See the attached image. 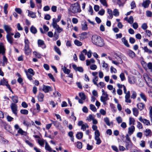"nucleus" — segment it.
Returning <instances> with one entry per match:
<instances>
[{
  "label": "nucleus",
  "mask_w": 152,
  "mask_h": 152,
  "mask_svg": "<svg viewBox=\"0 0 152 152\" xmlns=\"http://www.w3.org/2000/svg\"><path fill=\"white\" fill-rule=\"evenodd\" d=\"M91 40L92 43L97 46L102 47L104 45L103 39L100 36L96 35H93Z\"/></svg>",
  "instance_id": "nucleus-1"
},
{
  "label": "nucleus",
  "mask_w": 152,
  "mask_h": 152,
  "mask_svg": "<svg viewBox=\"0 0 152 152\" xmlns=\"http://www.w3.org/2000/svg\"><path fill=\"white\" fill-rule=\"evenodd\" d=\"M69 9L70 11L73 13L80 12L81 11L80 5L78 3L72 4Z\"/></svg>",
  "instance_id": "nucleus-2"
},
{
  "label": "nucleus",
  "mask_w": 152,
  "mask_h": 152,
  "mask_svg": "<svg viewBox=\"0 0 152 152\" xmlns=\"http://www.w3.org/2000/svg\"><path fill=\"white\" fill-rule=\"evenodd\" d=\"M83 122L82 121H79L77 124V125L79 126H81V129L83 131H84L86 130V128H89V126L88 124L85 123L83 124Z\"/></svg>",
  "instance_id": "nucleus-3"
},
{
  "label": "nucleus",
  "mask_w": 152,
  "mask_h": 152,
  "mask_svg": "<svg viewBox=\"0 0 152 152\" xmlns=\"http://www.w3.org/2000/svg\"><path fill=\"white\" fill-rule=\"evenodd\" d=\"M0 85L3 86H6L9 89L10 91H11L12 93H13V92L10 86L8 83L6 79H5L4 78H3V79L1 80L0 81Z\"/></svg>",
  "instance_id": "nucleus-4"
},
{
  "label": "nucleus",
  "mask_w": 152,
  "mask_h": 152,
  "mask_svg": "<svg viewBox=\"0 0 152 152\" xmlns=\"http://www.w3.org/2000/svg\"><path fill=\"white\" fill-rule=\"evenodd\" d=\"M42 90L45 93H47L52 91V87L49 86H46L45 85H43Z\"/></svg>",
  "instance_id": "nucleus-5"
},
{
  "label": "nucleus",
  "mask_w": 152,
  "mask_h": 152,
  "mask_svg": "<svg viewBox=\"0 0 152 152\" xmlns=\"http://www.w3.org/2000/svg\"><path fill=\"white\" fill-rule=\"evenodd\" d=\"M108 95L107 94L102 95L100 97V100L102 102H103L104 104H106L107 103L106 101L109 99Z\"/></svg>",
  "instance_id": "nucleus-6"
},
{
  "label": "nucleus",
  "mask_w": 152,
  "mask_h": 152,
  "mask_svg": "<svg viewBox=\"0 0 152 152\" xmlns=\"http://www.w3.org/2000/svg\"><path fill=\"white\" fill-rule=\"evenodd\" d=\"M11 108L12 113L16 116L17 115V105L14 103H12L11 106Z\"/></svg>",
  "instance_id": "nucleus-7"
},
{
  "label": "nucleus",
  "mask_w": 152,
  "mask_h": 152,
  "mask_svg": "<svg viewBox=\"0 0 152 152\" xmlns=\"http://www.w3.org/2000/svg\"><path fill=\"white\" fill-rule=\"evenodd\" d=\"M100 136V133H96V134H94V139L96 141V144L98 145L100 144L102 142L101 140L99 137Z\"/></svg>",
  "instance_id": "nucleus-8"
},
{
  "label": "nucleus",
  "mask_w": 152,
  "mask_h": 152,
  "mask_svg": "<svg viewBox=\"0 0 152 152\" xmlns=\"http://www.w3.org/2000/svg\"><path fill=\"white\" fill-rule=\"evenodd\" d=\"M14 35L13 33H9L7 34L6 35V38L8 42L11 44L12 43L13 39L12 37V36Z\"/></svg>",
  "instance_id": "nucleus-9"
},
{
  "label": "nucleus",
  "mask_w": 152,
  "mask_h": 152,
  "mask_svg": "<svg viewBox=\"0 0 152 152\" xmlns=\"http://www.w3.org/2000/svg\"><path fill=\"white\" fill-rule=\"evenodd\" d=\"M130 136L129 134H126L125 136L126 139L124 141V142L126 143V147H127L131 143V140L129 137Z\"/></svg>",
  "instance_id": "nucleus-10"
},
{
  "label": "nucleus",
  "mask_w": 152,
  "mask_h": 152,
  "mask_svg": "<svg viewBox=\"0 0 152 152\" xmlns=\"http://www.w3.org/2000/svg\"><path fill=\"white\" fill-rule=\"evenodd\" d=\"M135 130V127L133 125H131L128 128V133L129 135L132 134Z\"/></svg>",
  "instance_id": "nucleus-11"
},
{
  "label": "nucleus",
  "mask_w": 152,
  "mask_h": 152,
  "mask_svg": "<svg viewBox=\"0 0 152 152\" xmlns=\"http://www.w3.org/2000/svg\"><path fill=\"white\" fill-rule=\"evenodd\" d=\"M72 67L75 71H78L80 72H83V69L82 67H77L75 64L72 65Z\"/></svg>",
  "instance_id": "nucleus-12"
},
{
  "label": "nucleus",
  "mask_w": 152,
  "mask_h": 152,
  "mask_svg": "<svg viewBox=\"0 0 152 152\" xmlns=\"http://www.w3.org/2000/svg\"><path fill=\"white\" fill-rule=\"evenodd\" d=\"M139 120L140 121L146 125H150V123L149 121L145 119H143L141 116L139 118Z\"/></svg>",
  "instance_id": "nucleus-13"
},
{
  "label": "nucleus",
  "mask_w": 152,
  "mask_h": 152,
  "mask_svg": "<svg viewBox=\"0 0 152 152\" xmlns=\"http://www.w3.org/2000/svg\"><path fill=\"white\" fill-rule=\"evenodd\" d=\"M137 80L135 77L133 76H130L128 77V81L130 84L135 83L136 82Z\"/></svg>",
  "instance_id": "nucleus-14"
},
{
  "label": "nucleus",
  "mask_w": 152,
  "mask_h": 152,
  "mask_svg": "<svg viewBox=\"0 0 152 152\" xmlns=\"http://www.w3.org/2000/svg\"><path fill=\"white\" fill-rule=\"evenodd\" d=\"M130 92L129 91H127V94L125 96V101L126 103H130L131 102V100L130 99Z\"/></svg>",
  "instance_id": "nucleus-15"
},
{
  "label": "nucleus",
  "mask_w": 152,
  "mask_h": 152,
  "mask_svg": "<svg viewBox=\"0 0 152 152\" xmlns=\"http://www.w3.org/2000/svg\"><path fill=\"white\" fill-rule=\"evenodd\" d=\"M4 28L7 34L12 33L11 32L12 28L9 26L6 25H4Z\"/></svg>",
  "instance_id": "nucleus-16"
},
{
  "label": "nucleus",
  "mask_w": 152,
  "mask_h": 152,
  "mask_svg": "<svg viewBox=\"0 0 152 152\" xmlns=\"http://www.w3.org/2000/svg\"><path fill=\"white\" fill-rule=\"evenodd\" d=\"M28 12V16L33 18H36V13L31 11L29 10H27Z\"/></svg>",
  "instance_id": "nucleus-17"
},
{
  "label": "nucleus",
  "mask_w": 152,
  "mask_h": 152,
  "mask_svg": "<svg viewBox=\"0 0 152 152\" xmlns=\"http://www.w3.org/2000/svg\"><path fill=\"white\" fill-rule=\"evenodd\" d=\"M151 1L150 0H145L142 3V6L144 8L148 7L149 4L151 3Z\"/></svg>",
  "instance_id": "nucleus-18"
},
{
  "label": "nucleus",
  "mask_w": 152,
  "mask_h": 152,
  "mask_svg": "<svg viewBox=\"0 0 152 152\" xmlns=\"http://www.w3.org/2000/svg\"><path fill=\"white\" fill-rule=\"evenodd\" d=\"M24 50L25 54L27 55H29L31 54V50L29 47H24Z\"/></svg>",
  "instance_id": "nucleus-19"
},
{
  "label": "nucleus",
  "mask_w": 152,
  "mask_h": 152,
  "mask_svg": "<svg viewBox=\"0 0 152 152\" xmlns=\"http://www.w3.org/2000/svg\"><path fill=\"white\" fill-rule=\"evenodd\" d=\"M145 134L146 137H151L152 132L151 130L149 129H146L145 131Z\"/></svg>",
  "instance_id": "nucleus-20"
},
{
  "label": "nucleus",
  "mask_w": 152,
  "mask_h": 152,
  "mask_svg": "<svg viewBox=\"0 0 152 152\" xmlns=\"http://www.w3.org/2000/svg\"><path fill=\"white\" fill-rule=\"evenodd\" d=\"M137 106L140 110H142L145 107V104L142 102L139 103L137 104Z\"/></svg>",
  "instance_id": "nucleus-21"
},
{
  "label": "nucleus",
  "mask_w": 152,
  "mask_h": 152,
  "mask_svg": "<svg viewBox=\"0 0 152 152\" xmlns=\"http://www.w3.org/2000/svg\"><path fill=\"white\" fill-rule=\"evenodd\" d=\"M127 0H117V3L119 7H123Z\"/></svg>",
  "instance_id": "nucleus-22"
},
{
  "label": "nucleus",
  "mask_w": 152,
  "mask_h": 152,
  "mask_svg": "<svg viewBox=\"0 0 152 152\" xmlns=\"http://www.w3.org/2000/svg\"><path fill=\"white\" fill-rule=\"evenodd\" d=\"M44 97V94L42 93H39L38 96L39 101L40 102H42L43 101Z\"/></svg>",
  "instance_id": "nucleus-23"
},
{
  "label": "nucleus",
  "mask_w": 152,
  "mask_h": 152,
  "mask_svg": "<svg viewBox=\"0 0 152 152\" xmlns=\"http://www.w3.org/2000/svg\"><path fill=\"white\" fill-rule=\"evenodd\" d=\"M62 69L65 74H69L70 72V70L67 69L65 66H62Z\"/></svg>",
  "instance_id": "nucleus-24"
},
{
  "label": "nucleus",
  "mask_w": 152,
  "mask_h": 152,
  "mask_svg": "<svg viewBox=\"0 0 152 152\" xmlns=\"http://www.w3.org/2000/svg\"><path fill=\"white\" fill-rule=\"evenodd\" d=\"M82 29L83 31H85L88 29L87 24L86 22L85 21L82 23Z\"/></svg>",
  "instance_id": "nucleus-25"
},
{
  "label": "nucleus",
  "mask_w": 152,
  "mask_h": 152,
  "mask_svg": "<svg viewBox=\"0 0 152 152\" xmlns=\"http://www.w3.org/2000/svg\"><path fill=\"white\" fill-rule=\"evenodd\" d=\"M107 12L109 15L108 16L109 19H111L113 17V14L112 10L110 9H108L107 10Z\"/></svg>",
  "instance_id": "nucleus-26"
},
{
  "label": "nucleus",
  "mask_w": 152,
  "mask_h": 152,
  "mask_svg": "<svg viewBox=\"0 0 152 152\" xmlns=\"http://www.w3.org/2000/svg\"><path fill=\"white\" fill-rule=\"evenodd\" d=\"M56 21H55V19L54 18L53 19V22L52 23V26L53 28L54 29H56L59 26L57 24Z\"/></svg>",
  "instance_id": "nucleus-27"
},
{
  "label": "nucleus",
  "mask_w": 152,
  "mask_h": 152,
  "mask_svg": "<svg viewBox=\"0 0 152 152\" xmlns=\"http://www.w3.org/2000/svg\"><path fill=\"white\" fill-rule=\"evenodd\" d=\"M144 50V52L147 53L149 54H151L152 53V51L151 49H149L146 46L142 48Z\"/></svg>",
  "instance_id": "nucleus-28"
},
{
  "label": "nucleus",
  "mask_w": 152,
  "mask_h": 152,
  "mask_svg": "<svg viewBox=\"0 0 152 152\" xmlns=\"http://www.w3.org/2000/svg\"><path fill=\"white\" fill-rule=\"evenodd\" d=\"M145 81L149 87L152 88V80L150 78Z\"/></svg>",
  "instance_id": "nucleus-29"
},
{
  "label": "nucleus",
  "mask_w": 152,
  "mask_h": 152,
  "mask_svg": "<svg viewBox=\"0 0 152 152\" xmlns=\"http://www.w3.org/2000/svg\"><path fill=\"white\" fill-rule=\"evenodd\" d=\"M38 43L39 46L42 47V46L44 45V48H45V45L44 42L41 39H39L38 40Z\"/></svg>",
  "instance_id": "nucleus-30"
},
{
  "label": "nucleus",
  "mask_w": 152,
  "mask_h": 152,
  "mask_svg": "<svg viewBox=\"0 0 152 152\" xmlns=\"http://www.w3.org/2000/svg\"><path fill=\"white\" fill-rule=\"evenodd\" d=\"M97 126L96 125H93L92 126V128L95 131L94 134H96V133H100L99 131L97 129Z\"/></svg>",
  "instance_id": "nucleus-31"
},
{
  "label": "nucleus",
  "mask_w": 152,
  "mask_h": 152,
  "mask_svg": "<svg viewBox=\"0 0 152 152\" xmlns=\"http://www.w3.org/2000/svg\"><path fill=\"white\" fill-rule=\"evenodd\" d=\"M133 115L136 117H137L139 114V111L136 108H134L132 109Z\"/></svg>",
  "instance_id": "nucleus-32"
},
{
  "label": "nucleus",
  "mask_w": 152,
  "mask_h": 152,
  "mask_svg": "<svg viewBox=\"0 0 152 152\" xmlns=\"http://www.w3.org/2000/svg\"><path fill=\"white\" fill-rule=\"evenodd\" d=\"M11 98L12 99L13 102L15 103H16L18 102V97L16 96H14L11 97Z\"/></svg>",
  "instance_id": "nucleus-33"
},
{
  "label": "nucleus",
  "mask_w": 152,
  "mask_h": 152,
  "mask_svg": "<svg viewBox=\"0 0 152 152\" xmlns=\"http://www.w3.org/2000/svg\"><path fill=\"white\" fill-rule=\"evenodd\" d=\"M141 98L144 101L146 102L147 101V97L143 93H141L140 94Z\"/></svg>",
  "instance_id": "nucleus-34"
},
{
  "label": "nucleus",
  "mask_w": 152,
  "mask_h": 152,
  "mask_svg": "<svg viewBox=\"0 0 152 152\" xmlns=\"http://www.w3.org/2000/svg\"><path fill=\"white\" fill-rule=\"evenodd\" d=\"M45 148L46 150L50 152H51L52 151V148H51V147H50L49 145L47 142H45Z\"/></svg>",
  "instance_id": "nucleus-35"
},
{
  "label": "nucleus",
  "mask_w": 152,
  "mask_h": 152,
  "mask_svg": "<svg viewBox=\"0 0 152 152\" xmlns=\"http://www.w3.org/2000/svg\"><path fill=\"white\" fill-rule=\"evenodd\" d=\"M135 122V120L132 117H130L129 118V125H134V124Z\"/></svg>",
  "instance_id": "nucleus-36"
},
{
  "label": "nucleus",
  "mask_w": 152,
  "mask_h": 152,
  "mask_svg": "<svg viewBox=\"0 0 152 152\" xmlns=\"http://www.w3.org/2000/svg\"><path fill=\"white\" fill-rule=\"evenodd\" d=\"M30 31L33 34H35L37 33V29L34 26H32L30 28Z\"/></svg>",
  "instance_id": "nucleus-37"
},
{
  "label": "nucleus",
  "mask_w": 152,
  "mask_h": 152,
  "mask_svg": "<svg viewBox=\"0 0 152 152\" xmlns=\"http://www.w3.org/2000/svg\"><path fill=\"white\" fill-rule=\"evenodd\" d=\"M129 56L132 58H133L135 57V53L132 50H129L128 52Z\"/></svg>",
  "instance_id": "nucleus-38"
},
{
  "label": "nucleus",
  "mask_w": 152,
  "mask_h": 152,
  "mask_svg": "<svg viewBox=\"0 0 152 152\" xmlns=\"http://www.w3.org/2000/svg\"><path fill=\"white\" fill-rule=\"evenodd\" d=\"M54 50L59 55H61V53L60 49L57 47L56 46H54Z\"/></svg>",
  "instance_id": "nucleus-39"
},
{
  "label": "nucleus",
  "mask_w": 152,
  "mask_h": 152,
  "mask_svg": "<svg viewBox=\"0 0 152 152\" xmlns=\"http://www.w3.org/2000/svg\"><path fill=\"white\" fill-rule=\"evenodd\" d=\"M7 59L5 56H4L3 57V62L2 66H4L5 64H7Z\"/></svg>",
  "instance_id": "nucleus-40"
},
{
  "label": "nucleus",
  "mask_w": 152,
  "mask_h": 152,
  "mask_svg": "<svg viewBox=\"0 0 152 152\" xmlns=\"http://www.w3.org/2000/svg\"><path fill=\"white\" fill-rule=\"evenodd\" d=\"M122 41L124 42V44L127 47H129V45L128 43L127 40L126 39L125 37H123L122 39Z\"/></svg>",
  "instance_id": "nucleus-41"
},
{
  "label": "nucleus",
  "mask_w": 152,
  "mask_h": 152,
  "mask_svg": "<svg viewBox=\"0 0 152 152\" xmlns=\"http://www.w3.org/2000/svg\"><path fill=\"white\" fill-rule=\"evenodd\" d=\"M79 96L83 100H85L86 99V96L83 93H80L79 94Z\"/></svg>",
  "instance_id": "nucleus-42"
},
{
  "label": "nucleus",
  "mask_w": 152,
  "mask_h": 152,
  "mask_svg": "<svg viewBox=\"0 0 152 152\" xmlns=\"http://www.w3.org/2000/svg\"><path fill=\"white\" fill-rule=\"evenodd\" d=\"M98 80V78L97 76H95L94 78L93 79V82L94 84L97 86H98V84L97 83V82Z\"/></svg>",
  "instance_id": "nucleus-43"
},
{
  "label": "nucleus",
  "mask_w": 152,
  "mask_h": 152,
  "mask_svg": "<svg viewBox=\"0 0 152 152\" xmlns=\"http://www.w3.org/2000/svg\"><path fill=\"white\" fill-rule=\"evenodd\" d=\"M83 136V134L82 132H78L76 134V137L78 139H81Z\"/></svg>",
  "instance_id": "nucleus-44"
},
{
  "label": "nucleus",
  "mask_w": 152,
  "mask_h": 152,
  "mask_svg": "<svg viewBox=\"0 0 152 152\" xmlns=\"http://www.w3.org/2000/svg\"><path fill=\"white\" fill-rule=\"evenodd\" d=\"M113 15L115 16H119V13L118 10L116 9H115L113 11Z\"/></svg>",
  "instance_id": "nucleus-45"
},
{
  "label": "nucleus",
  "mask_w": 152,
  "mask_h": 152,
  "mask_svg": "<svg viewBox=\"0 0 152 152\" xmlns=\"http://www.w3.org/2000/svg\"><path fill=\"white\" fill-rule=\"evenodd\" d=\"M104 121L108 126H110V120L109 118L106 117L104 119Z\"/></svg>",
  "instance_id": "nucleus-46"
},
{
  "label": "nucleus",
  "mask_w": 152,
  "mask_h": 152,
  "mask_svg": "<svg viewBox=\"0 0 152 152\" xmlns=\"http://www.w3.org/2000/svg\"><path fill=\"white\" fill-rule=\"evenodd\" d=\"M5 53V50L4 46L2 45H0V54L2 53L4 55Z\"/></svg>",
  "instance_id": "nucleus-47"
},
{
  "label": "nucleus",
  "mask_w": 152,
  "mask_h": 152,
  "mask_svg": "<svg viewBox=\"0 0 152 152\" xmlns=\"http://www.w3.org/2000/svg\"><path fill=\"white\" fill-rule=\"evenodd\" d=\"M53 124L54 125L56 128H58L59 126L60 125V123L58 122L57 121H51Z\"/></svg>",
  "instance_id": "nucleus-48"
},
{
  "label": "nucleus",
  "mask_w": 152,
  "mask_h": 152,
  "mask_svg": "<svg viewBox=\"0 0 152 152\" xmlns=\"http://www.w3.org/2000/svg\"><path fill=\"white\" fill-rule=\"evenodd\" d=\"M25 72L26 74L27 78L30 80H32V77L33 75H32L28 74V72H27V71H25Z\"/></svg>",
  "instance_id": "nucleus-49"
},
{
  "label": "nucleus",
  "mask_w": 152,
  "mask_h": 152,
  "mask_svg": "<svg viewBox=\"0 0 152 152\" xmlns=\"http://www.w3.org/2000/svg\"><path fill=\"white\" fill-rule=\"evenodd\" d=\"M24 42H25V46L24 47H29V42L27 38H25L24 39Z\"/></svg>",
  "instance_id": "nucleus-50"
},
{
  "label": "nucleus",
  "mask_w": 152,
  "mask_h": 152,
  "mask_svg": "<svg viewBox=\"0 0 152 152\" xmlns=\"http://www.w3.org/2000/svg\"><path fill=\"white\" fill-rule=\"evenodd\" d=\"M33 54L36 57H37L39 58H40L41 57V54L36 51L34 52H33Z\"/></svg>",
  "instance_id": "nucleus-51"
},
{
  "label": "nucleus",
  "mask_w": 152,
  "mask_h": 152,
  "mask_svg": "<svg viewBox=\"0 0 152 152\" xmlns=\"http://www.w3.org/2000/svg\"><path fill=\"white\" fill-rule=\"evenodd\" d=\"M119 77L121 81H123L126 80V78L125 77L124 74V73H121L120 74Z\"/></svg>",
  "instance_id": "nucleus-52"
},
{
  "label": "nucleus",
  "mask_w": 152,
  "mask_h": 152,
  "mask_svg": "<svg viewBox=\"0 0 152 152\" xmlns=\"http://www.w3.org/2000/svg\"><path fill=\"white\" fill-rule=\"evenodd\" d=\"M8 4H5L4 7V12L6 14H7L8 13L7 9L8 8Z\"/></svg>",
  "instance_id": "nucleus-53"
},
{
  "label": "nucleus",
  "mask_w": 152,
  "mask_h": 152,
  "mask_svg": "<svg viewBox=\"0 0 152 152\" xmlns=\"http://www.w3.org/2000/svg\"><path fill=\"white\" fill-rule=\"evenodd\" d=\"M27 72H28L29 74L32 75H34L35 74V72L31 68L28 69L27 71Z\"/></svg>",
  "instance_id": "nucleus-54"
},
{
  "label": "nucleus",
  "mask_w": 152,
  "mask_h": 152,
  "mask_svg": "<svg viewBox=\"0 0 152 152\" xmlns=\"http://www.w3.org/2000/svg\"><path fill=\"white\" fill-rule=\"evenodd\" d=\"M102 66L105 69H106L107 68L108 65L104 61H102Z\"/></svg>",
  "instance_id": "nucleus-55"
},
{
  "label": "nucleus",
  "mask_w": 152,
  "mask_h": 152,
  "mask_svg": "<svg viewBox=\"0 0 152 152\" xmlns=\"http://www.w3.org/2000/svg\"><path fill=\"white\" fill-rule=\"evenodd\" d=\"M75 44L78 46H81L82 45V43L79 40L76 39L74 41Z\"/></svg>",
  "instance_id": "nucleus-56"
},
{
  "label": "nucleus",
  "mask_w": 152,
  "mask_h": 152,
  "mask_svg": "<svg viewBox=\"0 0 152 152\" xmlns=\"http://www.w3.org/2000/svg\"><path fill=\"white\" fill-rule=\"evenodd\" d=\"M136 96L137 94L136 92L135 91H132V95L131 96V98L134 99L136 98Z\"/></svg>",
  "instance_id": "nucleus-57"
},
{
  "label": "nucleus",
  "mask_w": 152,
  "mask_h": 152,
  "mask_svg": "<svg viewBox=\"0 0 152 152\" xmlns=\"http://www.w3.org/2000/svg\"><path fill=\"white\" fill-rule=\"evenodd\" d=\"M94 117L93 115H90L88 117H87V120L88 121L90 122L91 120L94 119Z\"/></svg>",
  "instance_id": "nucleus-58"
},
{
  "label": "nucleus",
  "mask_w": 152,
  "mask_h": 152,
  "mask_svg": "<svg viewBox=\"0 0 152 152\" xmlns=\"http://www.w3.org/2000/svg\"><path fill=\"white\" fill-rule=\"evenodd\" d=\"M134 18L132 16H130L128 19V22L130 24L133 23L134 22Z\"/></svg>",
  "instance_id": "nucleus-59"
},
{
  "label": "nucleus",
  "mask_w": 152,
  "mask_h": 152,
  "mask_svg": "<svg viewBox=\"0 0 152 152\" xmlns=\"http://www.w3.org/2000/svg\"><path fill=\"white\" fill-rule=\"evenodd\" d=\"M20 112L22 114L27 115L28 114V112L27 110L26 109H23L21 110L20 111Z\"/></svg>",
  "instance_id": "nucleus-60"
},
{
  "label": "nucleus",
  "mask_w": 152,
  "mask_h": 152,
  "mask_svg": "<svg viewBox=\"0 0 152 152\" xmlns=\"http://www.w3.org/2000/svg\"><path fill=\"white\" fill-rule=\"evenodd\" d=\"M148 27L147 24L145 23H143L141 26V28L144 30H146Z\"/></svg>",
  "instance_id": "nucleus-61"
},
{
  "label": "nucleus",
  "mask_w": 152,
  "mask_h": 152,
  "mask_svg": "<svg viewBox=\"0 0 152 152\" xmlns=\"http://www.w3.org/2000/svg\"><path fill=\"white\" fill-rule=\"evenodd\" d=\"M131 9H133L136 7L135 3L134 1H132L130 4Z\"/></svg>",
  "instance_id": "nucleus-62"
},
{
  "label": "nucleus",
  "mask_w": 152,
  "mask_h": 152,
  "mask_svg": "<svg viewBox=\"0 0 152 152\" xmlns=\"http://www.w3.org/2000/svg\"><path fill=\"white\" fill-rule=\"evenodd\" d=\"M90 108L93 111L95 112L96 111V109L95 106L92 104H91L90 105Z\"/></svg>",
  "instance_id": "nucleus-63"
},
{
  "label": "nucleus",
  "mask_w": 152,
  "mask_h": 152,
  "mask_svg": "<svg viewBox=\"0 0 152 152\" xmlns=\"http://www.w3.org/2000/svg\"><path fill=\"white\" fill-rule=\"evenodd\" d=\"M147 67L151 71H152V63L151 62H149L148 64Z\"/></svg>",
  "instance_id": "nucleus-64"
}]
</instances>
